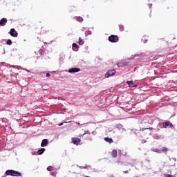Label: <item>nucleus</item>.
<instances>
[{
	"instance_id": "f257e3e1",
	"label": "nucleus",
	"mask_w": 177,
	"mask_h": 177,
	"mask_svg": "<svg viewBox=\"0 0 177 177\" xmlns=\"http://www.w3.org/2000/svg\"><path fill=\"white\" fill-rule=\"evenodd\" d=\"M118 39L119 38H118V36L117 35H112L109 37V42H112V43L118 42Z\"/></svg>"
},
{
	"instance_id": "f03ea898",
	"label": "nucleus",
	"mask_w": 177,
	"mask_h": 177,
	"mask_svg": "<svg viewBox=\"0 0 177 177\" xmlns=\"http://www.w3.org/2000/svg\"><path fill=\"white\" fill-rule=\"evenodd\" d=\"M115 73H116V71L114 69L109 70L105 74V77H106V78H109V77H111L112 75H114V74H115Z\"/></svg>"
},
{
	"instance_id": "7ed1b4c3",
	"label": "nucleus",
	"mask_w": 177,
	"mask_h": 177,
	"mask_svg": "<svg viewBox=\"0 0 177 177\" xmlns=\"http://www.w3.org/2000/svg\"><path fill=\"white\" fill-rule=\"evenodd\" d=\"M71 139H72V142H73V145H80V143H81V138L73 137Z\"/></svg>"
},
{
	"instance_id": "20e7f679",
	"label": "nucleus",
	"mask_w": 177,
	"mask_h": 177,
	"mask_svg": "<svg viewBox=\"0 0 177 177\" xmlns=\"http://www.w3.org/2000/svg\"><path fill=\"white\" fill-rule=\"evenodd\" d=\"M10 35H11V37H14L15 38H16V37H17L18 35V33L16 30H15V28H12L10 31Z\"/></svg>"
},
{
	"instance_id": "39448f33",
	"label": "nucleus",
	"mask_w": 177,
	"mask_h": 177,
	"mask_svg": "<svg viewBox=\"0 0 177 177\" xmlns=\"http://www.w3.org/2000/svg\"><path fill=\"white\" fill-rule=\"evenodd\" d=\"M79 71H81V69L80 68H72L69 69V73L71 74H74V73H79Z\"/></svg>"
},
{
	"instance_id": "423d86ee",
	"label": "nucleus",
	"mask_w": 177,
	"mask_h": 177,
	"mask_svg": "<svg viewBox=\"0 0 177 177\" xmlns=\"http://www.w3.org/2000/svg\"><path fill=\"white\" fill-rule=\"evenodd\" d=\"M8 23V19L6 18H3L0 20V26H1L2 27H3V26H5V24H6Z\"/></svg>"
},
{
	"instance_id": "0eeeda50",
	"label": "nucleus",
	"mask_w": 177,
	"mask_h": 177,
	"mask_svg": "<svg viewBox=\"0 0 177 177\" xmlns=\"http://www.w3.org/2000/svg\"><path fill=\"white\" fill-rule=\"evenodd\" d=\"M127 84H128L129 88H136L138 86V85L133 84V81H127Z\"/></svg>"
},
{
	"instance_id": "6e6552de",
	"label": "nucleus",
	"mask_w": 177,
	"mask_h": 177,
	"mask_svg": "<svg viewBox=\"0 0 177 177\" xmlns=\"http://www.w3.org/2000/svg\"><path fill=\"white\" fill-rule=\"evenodd\" d=\"M45 146H48V139H44L41 143V147H45Z\"/></svg>"
},
{
	"instance_id": "1a4fd4ad",
	"label": "nucleus",
	"mask_w": 177,
	"mask_h": 177,
	"mask_svg": "<svg viewBox=\"0 0 177 177\" xmlns=\"http://www.w3.org/2000/svg\"><path fill=\"white\" fill-rule=\"evenodd\" d=\"M12 176H21V173L17 171H13V173H12Z\"/></svg>"
},
{
	"instance_id": "9d476101",
	"label": "nucleus",
	"mask_w": 177,
	"mask_h": 177,
	"mask_svg": "<svg viewBox=\"0 0 177 177\" xmlns=\"http://www.w3.org/2000/svg\"><path fill=\"white\" fill-rule=\"evenodd\" d=\"M44 152H45V148H41L37 151V154L39 156H41V154H44Z\"/></svg>"
},
{
	"instance_id": "9b49d317",
	"label": "nucleus",
	"mask_w": 177,
	"mask_h": 177,
	"mask_svg": "<svg viewBox=\"0 0 177 177\" xmlns=\"http://www.w3.org/2000/svg\"><path fill=\"white\" fill-rule=\"evenodd\" d=\"M14 170H7L6 174L10 176H12Z\"/></svg>"
},
{
	"instance_id": "f8f14e48",
	"label": "nucleus",
	"mask_w": 177,
	"mask_h": 177,
	"mask_svg": "<svg viewBox=\"0 0 177 177\" xmlns=\"http://www.w3.org/2000/svg\"><path fill=\"white\" fill-rule=\"evenodd\" d=\"M111 155L115 158H117V156H118L117 150H115V149L113 150L112 152H111Z\"/></svg>"
},
{
	"instance_id": "ddd939ff",
	"label": "nucleus",
	"mask_w": 177,
	"mask_h": 177,
	"mask_svg": "<svg viewBox=\"0 0 177 177\" xmlns=\"http://www.w3.org/2000/svg\"><path fill=\"white\" fill-rule=\"evenodd\" d=\"M163 128H168L169 127V122H165L162 123Z\"/></svg>"
},
{
	"instance_id": "4468645a",
	"label": "nucleus",
	"mask_w": 177,
	"mask_h": 177,
	"mask_svg": "<svg viewBox=\"0 0 177 177\" xmlns=\"http://www.w3.org/2000/svg\"><path fill=\"white\" fill-rule=\"evenodd\" d=\"M104 140L105 142H108V143H113V138H105Z\"/></svg>"
},
{
	"instance_id": "2eb2a0df",
	"label": "nucleus",
	"mask_w": 177,
	"mask_h": 177,
	"mask_svg": "<svg viewBox=\"0 0 177 177\" xmlns=\"http://www.w3.org/2000/svg\"><path fill=\"white\" fill-rule=\"evenodd\" d=\"M73 50H76L75 48L78 49V44H77V43H73Z\"/></svg>"
},
{
	"instance_id": "dca6fc26",
	"label": "nucleus",
	"mask_w": 177,
	"mask_h": 177,
	"mask_svg": "<svg viewBox=\"0 0 177 177\" xmlns=\"http://www.w3.org/2000/svg\"><path fill=\"white\" fill-rule=\"evenodd\" d=\"M84 41L81 37L79 38V45H84Z\"/></svg>"
},
{
	"instance_id": "f3484780",
	"label": "nucleus",
	"mask_w": 177,
	"mask_h": 177,
	"mask_svg": "<svg viewBox=\"0 0 177 177\" xmlns=\"http://www.w3.org/2000/svg\"><path fill=\"white\" fill-rule=\"evenodd\" d=\"M76 20H77V21H84V19H82V17H77Z\"/></svg>"
},
{
	"instance_id": "a211bd4d",
	"label": "nucleus",
	"mask_w": 177,
	"mask_h": 177,
	"mask_svg": "<svg viewBox=\"0 0 177 177\" xmlns=\"http://www.w3.org/2000/svg\"><path fill=\"white\" fill-rule=\"evenodd\" d=\"M7 45H12V40L8 39L6 42Z\"/></svg>"
},
{
	"instance_id": "6ab92c4d",
	"label": "nucleus",
	"mask_w": 177,
	"mask_h": 177,
	"mask_svg": "<svg viewBox=\"0 0 177 177\" xmlns=\"http://www.w3.org/2000/svg\"><path fill=\"white\" fill-rule=\"evenodd\" d=\"M162 151H168V148H167V147H163L162 148Z\"/></svg>"
},
{
	"instance_id": "aec40b11",
	"label": "nucleus",
	"mask_w": 177,
	"mask_h": 177,
	"mask_svg": "<svg viewBox=\"0 0 177 177\" xmlns=\"http://www.w3.org/2000/svg\"><path fill=\"white\" fill-rule=\"evenodd\" d=\"M146 129H150L151 131V130H153V127L142 128V131H146Z\"/></svg>"
},
{
	"instance_id": "412c9836",
	"label": "nucleus",
	"mask_w": 177,
	"mask_h": 177,
	"mask_svg": "<svg viewBox=\"0 0 177 177\" xmlns=\"http://www.w3.org/2000/svg\"><path fill=\"white\" fill-rule=\"evenodd\" d=\"M47 170H48V171H53V167H52V166H48V167H47Z\"/></svg>"
},
{
	"instance_id": "4be33fe9",
	"label": "nucleus",
	"mask_w": 177,
	"mask_h": 177,
	"mask_svg": "<svg viewBox=\"0 0 177 177\" xmlns=\"http://www.w3.org/2000/svg\"><path fill=\"white\" fill-rule=\"evenodd\" d=\"M120 31H124V26L122 25H120Z\"/></svg>"
},
{
	"instance_id": "5701e85b",
	"label": "nucleus",
	"mask_w": 177,
	"mask_h": 177,
	"mask_svg": "<svg viewBox=\"0 0 177 177\" xmlns=\"http://www.w3.org/2000/svg\"><path fill=\"white\" fill-rule=\"evenodd\" d=\"M88 133H89V131L86 130V131H84L83 135H86Z\"/></svg>"
},
{
	"instance_id": "b1692460",
	"label": "nucleus",
	"mask_w": 177,
	"mask_h": 177,
	"mask_svg": "<svg viewBox=\"0 0 177 177\" xmlns=\"http://www.w3.org/2000/svg\"><path fill=\"white\" fill-rule=\"evenodd\" d=\"M46 77H47L48 78H49V77H50V73H46Z\"/></svg>"
},
{
	"instance_id": "393cba45",
	"label": "nucleus",
	"mask_w": 177,
	"mask_h": 177,
	"mask_svg": "<svg viewBox=\"0 0 177 177\" xmlns=\"http://www.w3.org/2000/svg\"><path fill=\"white\" fill-rule=\"evenodd\" d=\"M145 39H146V37H143L142 39V41H143V42H146V41H145Z\"/></svg>"
},
{
	"instance_id": "a878e982",
	"label": "nucleus",
	"mask_w": 177,
	"mask_h": 177,
	"mask_svg": "<svg viewBox=\"0 0 177 177\" xmlns=\"http://www.w3.org/2000/svg\"><path fill=\"white\" fill-rule=\"evenodd\" d=\"M169 127H170V128H172V127H174V124H172V123L169 122Z\"/></svg>"
},
{
	"instance_id": "bb28decb",
	"label": "nucleus",
	"mask_w": 177,
	"mask_h": 177,
	"mask_svg": "<svg viewBox=\"0 0 177 177\" xmlns=\"http://www.w3.org/2000/svg\"><path fill=\"white\" fill-rule=\"evenodd\" d=\"M51 175H52L53 176H56V174H55V172L51 173Z\"/></svg>"
},
{
	"instance_id": "cd10ccee",
	"label": "nucleus",
	"mask_w": 177,
	"mask_h": 177,
	"mask_svg": "<svg viewBox=\"0 0 177 177\" xmlns=\"http://www.w3.org/2000/svg\"><path fill=\"white\" fill-rule=\"evenodd\" d=\"M68 122H71V121H69V122H64V124H67Z\"/></svg>"
},
{
	"instance_id": "c85d7f7f",
	"label": "nucleus",
	"mask_w": 177,
	"mask_h": 177,
	"mask_svg": "<svg viewBox=\"0 0 177 177\" xmlns=\"http://www.w3.org/2000/svg\"><path fill=\"white\" fill-rule=\"evenodd\" d=\"M62 125H63V123H60V124H59V127H62Z\"/></svg>"
},
{
	"instance_id": "c756f323",
	"label": "nucleus",
	"mask_w": 177,
	"mask_h": 177,
	"mask_svg": "<svg viewBox=\"0 0 177 177\" xmlns=\"http://www.w3.org/2000/svg\"><path fill=\"white\" fill-rule=\"evenodd\" d=\"M84 169H86V166H84Z\"/></svg>"
},
{
	"instance_id": "7c9ffc66",
	"label": "nucleus",
	"mask_w": 177,
	"mask_h": 177,
	"mask_svg": "<svg viewBox=\"0 0 177 177\" xmlns=\"http://www.w3.org/2000/svg\"><path fill=\"white\" fill-rule=\"evenodd\" d=\"M78 124V125H80V123H77Z\"/></svg>"
}]
</instances>
